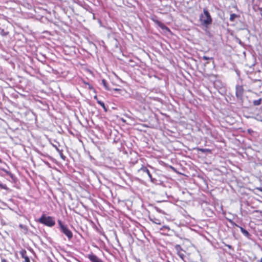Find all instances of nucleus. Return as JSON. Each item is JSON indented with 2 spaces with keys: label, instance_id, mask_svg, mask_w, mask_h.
I'll return each mask as SVG.
<instances>
[{
  "label": "nucleus",
  "instance_id": "1",
  "mask_svg": "<svg viewBox=\"0 0 262 262\" xmlns=\"http://www.w3.org/2000/svg\"><path fill=\"white\" fill-rule=\"evenodd\" d=\"M199 20L201 25L208 28V26L211 24L212 19L206 8L203 9V14H201L199 16Z\"/></svg>",
  "mask_w": 262,
  "mask_h": 262
},
{
  "label": "nucleus",
  "instance_id": "2",
  "mask_svg": "<svg viewBox=\"0 0 262 262\" xmlns=\"http://www.w3.org/2000/svg\"><path fill=\"white\" fill-rule=\"evenodd\" d=\"M38 222L48 227H53L55 224V220L53 217L47 216L45 214H42L38 220Z\"/></svg>",
  "mask_w": 262,
  "mask_h": 262
},
{
  "label": "nucleus",
  "instance_id": "3",
  "mask_svg": "<svg viewBox=\"0 0 262 262\" xmlns=\"http://www.w3.org/2000/svg\"><path fill=\"white\" fill-rule=\"evenodd\" d=\"M199 203L203 209H210L209 207L213 206L214 201L213 199L211 200L209 198H205L204 200H200L199 201Z\"/></svg>",
  "mask_w": 262,
  "mask_h": 262
},
{
  "label": "nucleus",
  "instance_id": "4",
  "mask_svg": "<svg viewBox=\"0 0 262 262\" xmlns=\"http://www.w3.org/2000/svg\"><path fill=\"white\" fill-rule=\"evenodd\" d=\"M228 221H229V222L233 225V226H236L238 228H240V230H241V232L244 235V236H245L246 237L248 238H250V236H251V235L248 232V231H247L246 230H245V229H244L243 227L238 226V225H237L236 223H235L234 222H233L231 220H228Z\"/></svg>",
  "mask_w": 262,
  "mask_h": 262
},
{
  "label": "nucleus",
  "instance_id": "5",
  "mask_svg": "<svg viewBox=\"0 0 262 262\" xmlns=\"http://www.w3.org/2000/svg\"><path fill=\"white\" fill-rule=\"evenodd\" d=\"M60 231L62 233H63L65 235L67 236L69 240L72 238L73 233L71 231V230L69 229L67 226L64 227H62V228L60 229Z\"/></svg>",
  "mask_w": 262,
  "mask_h": 262
},
{
  "label": "nucleus",
  "instance_id": "6",
  "mask_svg": "<svg viewBox=\"0 0 262 262\" xmlns=\"http://www.w3.org/2000/svg\"><path fill=\"white\" fill-rule=\"evenodd\" d=\"M244 93V89L242 85H236V96L239 99H242Z\"/></svg>",
  "mask_w": 262,
  "mask_h": 262
},
{
  "label": "nucleus",
  "instance_id": "7",
  "mask_svg": "<svg viewBox=\"0 0 262 262\" xmlns=\"http://www.w3.org/2000/svg\"><path fill=\"white\" fill-rule=\"evenodd\" d=\"M19 253L21 257L25 259V262H30L29 257L27 255V251L25 249H22Z\"/></svg>",
  "mask_w": 262,
  "mask_h": 262
},
{
  "label": "nucleus",
  "instance_id": "8",
  "mask_svg": "<svg viewBox=\"0 0 262 262\" xmlns=\"http://www.w3.org/2000/svg\"><path fill=\"white\" fill-rule=\"evenodd\" d=\"M175 204L178 206L183 208L186 206L187 203L185 201L177 199L176 201H175Z\"/></svg>",
  "mask_w": 262,
  "mask_h": 262
},
{
  "label": "nucleus",
  "instance_id": "9",
  "mask_svg": "<svg viewBox=\"0 0 262 262\" xmlns=\"http://www.w3.org/2000/svg\"><path fill=\"white\" fill-rule=\"evenodd\" d=\"M149 219L151 222H152L154 224H156L157 225L161 224V222L160 220L156 218L154 216H149Z\"/></svg>",
  "mask_w": 262,
  "mask_h": 262
},
{
  "label": "nucleus",
  "instance_id": "10",
  "mask_svg": "<svg viewBox=\"0 0 262 262\" xmlns=\"http://www.w3.org/2000/svg\"><path fill=\"white\" fill-rule=\"evenodd\" d=\"M139 171H142L144 172H146V174H147L148 176L149 177V178H151V173H150L149 170L147 168V167H145V166H142L139 170Z\"/></svg>",
  "mask_w": 262,
  "mask_h": 262
},
{
  "label": "nucleus",
  "instance_id": "11",
  "mask_svg": "<svg viewBox=\"0 0 262 262\" xmlns=\"http://www.w3.org/2000/svg\"><path fill=\"white\" fill-rule=\"evenodd\" d=\"M156 23L161 29L169 30V29L160 21L157 20Z\"/></svg>",
  "mask_w": 262,
  "mask_h": 262
},
{
  "label": "nucleus",
  "instance_id": "12",
  "mask_svg": "<svg viewBox=\"0 0 262 262\" xmlns=\"http://www.w3.org/2000/svg\"><path fill=\"white\" fill-rule=\"evenodd\" d=\"M19 228L23 230V231L25 233H27L28 231V228L26 226V225H24L23 224H20L19 225Z\"/></svg>",
  "mask_w": 262,
  "mask_h": 262
},
{
  "label": "nucleus",
  "instance_id": "13",
  "mask_svg": "<svg viewBox=\"0 0 262 262\" xmlns=\"http://www.w3.org/2000/svg\"><path fill=\"white\" fill-rule=\"evenodd\" d=\"M150 179V181L155 184H160L161 182L159 181H158L156 179L153 178L152 176H151V178H149Z\"/></svg>",
  "mask_w": 262,
  "mask_h": 262
},
{
  "label": "nucleus",
  "instance_id": "14",
  "mask_svg": "<svg viewBox=\"0 0 262 262\" xmlns=\"http://www.w3.org/2000/svg\"><path fill=\"white\" fill-rule=\"evenodd\" d=\"M261 101H262V99L259 98L258 100H255L253 101V103L254 105L257 106V105H259L261 104Z\"/></svg>",
  "mask_w": 262,
  "mask_h": 262
},
{
  "label": "nucleus",
  "instance_id": "15",
  "mask_svg": "<svg viewBox=\"0 0 262 262\" xmlns=\"http://www.w3.org/2000/svg\"><path fill=\"white\" fill-rule=\"evenodd\" d=\"M97 103L103 107V108L104 109L105 112L107 111V108H106L105 104L103 102H102L99 100H97Z\"/></svg>",
  "mask_w": 262,
  "mask_h": 262
},
{
  "label": "nucleus",
  "instance_id": "16",
  "mask_svg": "<svg viewBox=\"0 0 262 262\" xmlns=\"http://www.w3.org/2000/svg\"><path fill=\"white\" fill-rule=\"evenodd\" d=\"M155 209L159 213H162V214H166V213L163 210L161 209L159 207L155 206Z\"/></svg>",
  "mask_w": 262,
  "mask_h": 262
},
{
  "label": "nucleus",
  "instance_id": "17",
  "mask_svg": "<svg viewBox=\"0 0 262 262\" xmlns=\"http://www.w3.org/2000/svg\"><path fill=\"white\" fill-rule=\"evenodd\" d=\"M90 201L94 204L95 206H99V203L95 201L93 198H89Z\"/></svg>",
  "mask_w": 262,
  "mask_h": 262
},
{
  "label": "nucleus",
  "instance_id": "18",
  "mask_svg": "<svg viewBox=\"0 0 262 262\" xmlns=\"http://www.w3.org/2000/svg\"><path fill=\"white\" fill-rule=\"evenodd\" d=\"M237 15L235 14H231L230 16V20L233 21L234 20L235 18L237 17Z\"/></svg>",
  "mask_w": 262,
  "mask_h": 262
},
{
  "label": "nucleus",
  "instance_id": "19",
  "mask_svg": "<svg viewBox=\"0 0 262 262\" xmlns=\"http://www.w3.org/2000/svg\"><path fill=\"white\" fill-rule=\"evenodd\" d=\"M113 202L114 203H120L121 202H123V201H121L119 199V198H113Z\"/></svg>",
  "mask_w": 262,
  "mask_h": 262
},
{
  "label": "nucleus",
  "instance_id": "20",
  "mask_svg": "<svg viewBox=\"0 0 262 262\" xmlns=\"http://www.w3.org/2000/svg\"><path fill=\"white\" fill-rule=\"evenodd\" d=\"M102 84H103V86L105 88V89L107 90H109V89H108V88L107 86V82H106V80H104V79H103L102 80Z\"/></svg>",
  "mask_w": 262,
  "mask_h": 262
},
{
  "label": "nucleus",
  "instance_id": "21",
  "mask_svg": "<svg viewBox=\"0 0 262 262\" xmlns=\"http://www.w3.org/2000/svg\"><path fill=\"white\" fill-rule=\"evenodd\" d=\"M199 150L202 152H211V150L207 148H200Z\"/></svg>",
  "mask_w": 262,
  "mask_h": 262
},
{
  "label": "nucleus",
  "instance_id": "22",
  "mask_svg": "<svg viewBox=\"0 0 262 262\" xmlns=\"http://www.w3.org/2000/svg\"><path fill=\"white\" fill-rule=\"evenodd\" d=\"M165 229H166L167 231H169L170 228L169 226L165 225L162 226V227L160 228L161 230H164Z\"/></svg>",
  "mask_w": 262,
  "mask_h": 262
},
{
  "label": "nucleus",
  "instance_id": "23",
  "mask_svg": "<svg viewBox=\"0 0 262 262\" xmlns=\"http://www.w3.org/2000/svg\"><path fill=\"white\" fill-rule=\"evenodd\" d=\"M58 224L59 226L60 229L62 228V227H64L66 225H63L60 220L58 221Z\"/></svg>",
  "mask_w": 262,
  "mask_h": 262
},
{
  "label": "nucleus",
  "instance_id": "24",
  "mask_svg": "<svg viewBox=\"0 0 262 262\" xmlns=\"http://www.w3.org/2000/svg\"><path fill=\"white\" fill-rule=\"evenodd\" d=\"M7 205L6 204V203H4L1 199H0V207H3V206H6Z\"/></svg>",
  "mask_w": 262,
  "mask_h": 262
},
{
  "label": "nucleus",
  "instance_id": "25",
  "mask_svg": "<svg viewBox=\"0 0 262 262\" xmlns=\"http://www.w3.org/2000/svg\"><path fill=\"white\" fill-rule=\"evenodd\" d=\"M157 203H165V204H168V202L167 201H157Z\"/></svg>",
  "mask_w": 262,
  "mask_h": 262
},
{
  "label": "nucleus",
  "instance_id": "26",
  "mask_svg": "<svg viewBox=\"0 0 262 262\" xmlns=\"http://www.w3.org/2000/svg\"><path fill=\"white\" fill-rule=\"evenodd\" d=\"M0 187L2 188H3V189H7L6 185H4V184H1V183H0Z\"/></svg>",
  "mask_w": 262,
  "mask_h": 262
},
{
  "label": "nucleus",
  "instance_id": "27",
  "mask_svg": "<svg viewBox=\"0 0 262 262\" xmlns=\"http://www.w3.org/2000/svg\"><path fill=\"white\" fill-rule=\"evenodd\" d=\"M202 58L204 60H209V59H212V58H210V57H208L207 56H204Z\"/></svg>",
  "mask_w": 262,
  "mask_h": 262
},
{
  "label": "nucleus",
  "instance_id": "28",
  "mask_svg": "<svg viewBox=\"0 0 262 262\" xmlns=\"http://www.w3.org/2000/svg\"><path fill=\"white\" fill-rule=\"evenodd\" d=\"M175 248H176L177 250H179V249H181V247L180 245H177L175 246Z\"/></svg>",
  "mask_w": 262,
  "mask_h": 262
},
{
  "label": "nucleus",
  "instance_id": "29",
  "mask_svg": "<svg viewBox=\"0 0 262 262\" xmlns=\"http://www.w3.org/2000/svg\"><path fill=\"white\" fill-rule=\"evenodd\" d=\"M178 255L182 258H183V257L184 256V255L183 254H182V253H181L180 252H178Z\"/></svg>",
  "mask_w": 262,
  "mask_h": 262
},
{
  "label": "nucleus",
  "instance_id": "30",
  "mask_svg": "<svg viewBox=\"0 0 262 262\" xmlns=\"http://www.w3.org/2000/svg\"><path fill=\"white\" fill-rule=\"evenodd\" d=\"M53 146L55 148L57 151H58V152L60 151L56 145L53 144Z\"/></svg>",
  "mask_w": 262,
  "mask_h": 262
},
{
  "label": "nucleus",
  "instance_id": "31",
  "mask_svg": "<svg viewBox=\"0 0 262 262\" xmlns=\"http://www.w3.org/2000/svg\"><path fill=\"white\" fill-rule=\"evenodd\" d=\"M229 249H232V246L231 245H226Z\"/></svg>",
  "mask_w": 262,
  "mask_h": 262
},
{
  "label": "nucleus",
  "instance_id": "32",
  "mask_svg": "<svg viewBox=\"0 0 262 262\" xmlns=\"http://www.w3.org/2000/svg\"><path fill=\"white\" fill-rule=\"evenodd\" d=\"M120 89H114V91H120Z\"/></svg>",
  "mask_w": 262,
  "mask_h": 262
},
{
  "label": "nucleus",
  "instance_id": "33",
  "mask_svg": "<svg viewBox=\"0 0 262 262\" xmlns=\"http://www.w3.org/2000/svg\"><path fill=\"white\" fill-rule=\"evenodd\" d=\"M94 98H95V99H96L97 100H98V99H97V96H95V97H94Z\"/></svg>",
  "mask_w": 262,
  "mask_h": 262
},
{
  "label": "nucleus",
  "instance_id": "34",
  "mask_svg": "<svg viewBox=\"0 0 262 262\" xmlns=\"http://www.w3.org/2000/svg\"><path fill=\"white\" fill-rule=\"evenodd\" d=\"M100 199L102 201H103V198H100Z\"/></svg>",
  "mask_w": 262,
  "mask_h": 262
}]
</instances>
